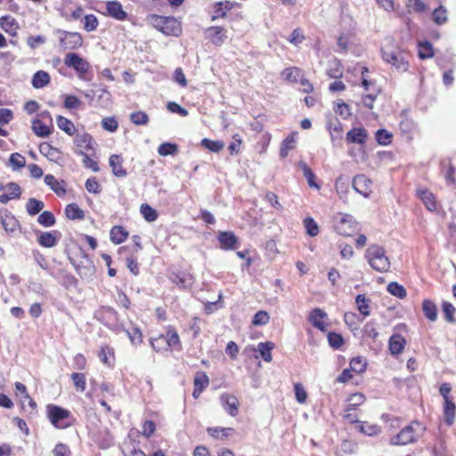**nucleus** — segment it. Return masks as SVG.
<instances>
[{"instance_id": "nucleus-1", "label": "nucleus", "mask_w": 456, "mask_h": 456, "mask_svg": "<svg viewBox=\"0 0 456 456\" xmlns=\"http://www.w3.org/2000/svg\"><path fill=\"white\" fill-rule=\"evenodd\" d=\"M381 56L384 61L392 65L399 72H405L409 69V55L399 47L392 45H384L381 48Z\"/></svg>"}, {"instance_id": "nucleus-2", "label": "nucleus", "mask_w": 456, "mask_h": 456, "mask_svg": "<svg viewBox=\"0 0 456 456\" xmlns=\"http://www.w3.org/2000/svg\"><path fill=\"white\" fill-rule=\"evenodd\" d=\"M152 26L166 36L178 37L182 33L181 22L172 16L151 15Z\"/></svg>"}, {"instance_id": "nucleus-3", "label": "nucleus", "mask_w": 456, "mask_h": 456, "mask_svg": "<svg viewBox=\"0 0 456 456\" xmlns=\"http://www.w3.org/2000/svg\"><path fill=\"white\" fill-rule=\"evenodd\" d=\"M366 257L370 265L377 272L385 273L390 268V261L386 256V251L379 245L370 246L366 250Z\"/></svg>"}, {"instance_id": "nucleus-4", "label": "nucleus", "mask_w": 456, "mask_h": 456, "mask_svg": "<svg viewBox=\"0 0 456 456\" xmlns=\"http://www.w3.org/2000/svg\"><path fill=\"white\" fill-rule=\"evenodd\" d=\"M332 223L334 230L343 236H351L357 230L356 221L348 214L338 213L333 216Z\"/></svg>"}, {"instance_id": "nucleus-5", "label": "nucleus", "mask_w": 456, "mask_h": 456, "mask_svg": "<svg viewBox=\"0 0 456 456\" xmlns=\"http://www.w3.org/2000/svg\"><path fill=\"white\" fill-rule=\"evenodd\" d=\"M47 417L51 424L56 428H67L70 423L64 422L71 416L69 410L54 404H48L46 407Z\"/></svg>"}, {"instance_id": "nucleus-6", "label": "nucleus", "mask_w": 456, "mask_h": 456, "mask_svg": "<svg viewBox=\"0 0 456 456\" xmlns=\"http://www.w3.org/2000/svg\"><path fill=\"white\" fill-rule=\"evenodd\" d=\"M78 256L80 259L77 261V259L69 256V260L75 267L78 275L81 278H87L92 276L94 273V265L88 257V255L81 248H78Z\"/></svg>"}, {"instance_id": "nucleus-7", "label": "nucleus", "mask_w": 456, "mask_h": 456, "mask_svg": "<svg viewBox=\"0 0 456 456\" xmlns=\"http://www.w3.org/2000/svg\"><path fill=\"white\" fill-rule=\"evenodd\" d=\"M60 46L64 50H75L82 46L83 37L78 32L58 29Z\"/></svg>"}, {"instance_id": "nucleus-8", "label": "nucleus", "mask_w": 456, "mask_h": 456, "mask_svg": "<svg viewBox=\"0 0 456 456\" xmlns=\"http://www.w3.org/2000/svg\"><path fill=\"white\" fill-rule=\"evenodd\" d=\"M94 318L110 329H114V327L117 326L118 314L110 306H102L100 309L95 311Z\"/></svg>"}, {"instance_id": "nucleus-9", "label": "nucleus", "mask_w": 456, "mask_h": 456, "mask_svg": "<svg viewBox=\"0 0 456 456\" xmlns=\"http://www.w3.org/2000/svg\"><path fill=\"white\" fill-rule=\"evenodd\" d=\"M417 441L416 430L413 424L403 428L396 436H393L390 444L393 445H405Z\"/></svg>"}, {"instance_id": "nucleus-10", "label": "nucleus", "mask_w": 456, "mask_h": 456, "mask_svg": "<svg viewBox=\"0 0 456 456\" xmlns=\"http://www.w3.org/2000/svg\"><path fill=\"white\" fill-rule=\"evenodd\" d=\"M64 64L74 69L79 74H86L89 69V63L76 53H69L64 58Z\"/></svg>"}, {"instance_id": "nucleus-11", "label": "nucleus", "mask_w": 456, "mask_h": 456, "mask_svg": "<svg viewBox=\"0 0 456 456\" xmlns=\"http://www.w3.org/2000/svg\"><path fill=\"white\" fill-rule=\"evenodd\" d=\"M371 180L365 175H357L353 178L352 187L356 192L368 198L371 192Z\"/></svg>"}, {"instance_id": "nucleus-12", "label": "nucleus", "mask_w": 456, "mask_h": 456, "mask_svg": "<svg viewBox=\"0 0 456 456\" xmlns=\"http://www.w3.org/2000/svg\"><path fill=\"white\" fill-rule=\"evenodd\" d=\"M76 150H83L84 151H92L94 152V141L92 135L87 133H77L74 138Z\"/></svg>"}, {"instance_id": "nucleus-13", "label": "nucleus", "mask_w": 456, "mask_h": 456, "mask_svg": "<svg viewBox=\"0 0 456 456\" xmlns=\"http://www.w3.org/2000/svg\"><path fill=\"white\" fill-rule=\"evenodd\" d=\"M227 31L223 27L214 26L206 29L208 38L215 45H222L227 39Z\"/></svg>"}, {"instance_id": "nucleus-14", "label": "nucleus", "mask_w": 456, "mask_h": 456, "mask_svg": "<svg viewBox=\"0 0 456 456\" xmlns=\"http://www.w3.org/2000/svg\"><path fill=\"white\" fill-rule=\"evenodd\" d=\"M159 341L166 342L169 347H174L178 350H181L182 348L179 335L175 330H169L165 337L161 336L159 338L151 341V346L155 350L157 349L155 342Z\"/></svg>"}, {"instance_id": "nucleus-15", "label": "nucleus", "mask_w": 456, "mask_h": 456, "mask_svg": "<svg viewBox=\"0 0 456 456\" xmlns=\"http://www.w3.org/2000/svg\"><path fill=\"white\" fill-rule=\"evenodd\" d=\"M217 240L220 243V248L224 250H232L237 248L238 238L232 232H220Z\"/></svg>"}, {"instance_id": "nucleus-16", "label": "nucleus", "mask_w": 456, "mask_h": 456, "mask_svg": "<svg viewBox=\"0 0 456 456\" xmlns=\"http://www.w3.org/2000/svg\"><path fill=\"white\" fill-rule=\"evenodd\" d=\"M60 235L61 233L58 231L40 232L37 237V242L42 247L53 248L57 244Z\"/></svg>"}, {"instance_id": "nucleus-17", "label": "nucleus", "mask_w": 456, "mask_h": 456, "mask_svg": "<svg viewBox=\"0 0 456 456\" xmlns=\"http://www.w3.org/2000/svg\"><path fill=\"white\" fill-rule=\"evenodd\" d=\"M106 10L109 16L118 20H125L127 19V12L123 10L122 4L118 1L108 2L106 4Z\"/></svg>"}, {"instance_id": "nucleus-18", "label": "nucleus", "mask_w": 456, "mask_h": 456, "mask_svg": "<svg viewBox=\"0 0 456 456\" xmlns=\"http://www.w3.org/2000/svg\"><path fill=\"white\" fill-rule=\"evenodd\" d=\"M112 174L116 177L123 178L127 175V171L123 167V158L120 155L113 154L109 159Z\"/></svg>"}, {"instance_id": "nucleus-19", "label": "nucleus", "mask_w": 456, "mask_h": 456, "mask_svg": "<svg viewBox=\"0 0 456 456\" xmlns=\"http://www.w3.org/2000/svg\"><path fill=\"white\" fill-rule=\"evenodd\" d=\"M368 136L367 130L363 127H354L346 134V141L349 143L364 144Z\"/></svg>"}, {"instance_id": "nucleus-20", "label": "nucleus", "mask_w": 456, "mask_h": 456, "mask_svg": "<svg viewBox=\"0 0 456 456\" xmlns=\"http://www.w3.org/2000/svg\"><path fill=\"white\" fill-rule=\"evenodd\" d=\"M223 406L227 412L234 417L238 414L239 401L234 395L223 394L220 397Z\"/></svg>"}, {"instance_id": "nucleus-21", "label": "nucleus", "mask_w": 456, "mask_h": 456, "mask_svg": "<svg viewBox=\"0 0 456 456\" xmlns=\"http://www.w3.org/2000/svg\"><path fill=\"white\" fill-rule=\"evenodd\" d=\"M46 185H48L58 196L66 194L65 182L63 180H57L53 175H46L44 179Z\"/></svg>"}, {"instance_id": "nucleus-22", "label": "nucleus", "mask_w": 456, "mask_h": 456, "mask_svg": "<svg viewBox=\"0 0 456 456\" xmlns=\"http://www.w3.org/2000/svg\"><path fill=\"white\" fill-rule=\"evenodd\" d=\"M235 2L231 1H221L217 2L214 4V14L212 16V20H216L218 18H224L228 11L232 10L235 6Z\"/></svg>"}, {"instance_id": "nucleus-23", "label": "nucleus", "mask_w": 456, "mask_h": 456, "mask_svg": "<svg viewBox=\"0 0 456 456\" xmlns=\"http://www.w3.org/2000/svg\"><path fill=\"white\" fill-rule=\"evenodd\" d=\"M39 151L51 161L58 162L61 159V151L48 142H42Z\"/></svg>"}, {"instance_id": "nucleus-24", "label": "nucleus", "mask_w": 456, "mask_h": 456, "mask_svg": "<svg viewBox=\"0 0 456 456\" xmlns=\"http://www.w3.org/2000/svg\"><path fill=\"white\" fill-rule=\"evenodd\" d=\"M325 318H327V314L320 308H315L310 313L309 322L314 328L324 331L325 325L321 320Z\"/></svg>"}, {"instance_id": "nucleus-25", "label": "nucleus", "mask_w": 456, "mask_h": 456, "mask_svg": "<svg viewBox=\"0 0 456 456\" xmlns=\"http://www.w3.org/2000/svg\"><path fill=\"white\" fill-rule=\"evenodd\" d=\"M405 343L406 341L404 338H403L401 335L394 334L393 336H391L388 341V346L391 354L395 355L402 353V351L404 348Z\"/></svg>"}, {"instance_id": "nucleus-26", "label": "nucleus", "mask_w": 456, "mask_h": 456, "mask_svg": "<svg viewBox=\"0 0 456 456\" xmlns=\"http://www.w3.org/2000/svg\"><path fill=\"white\" fill-rule=\"evenodd\" d=\"M0 27L10 35L16 36L19 24L13 17L7 15L0 18Z\"/></svg>"}, {"instance_id": "nucleus-27", "label": "nucleus", "mask_w": 456, "mask_h": 456, "mask_svg": "<svg viewBox=\"0 0 456 456\" xmlns=\"http://www.w3.org/2000/svg\"><path fill=\"white\" fill-rule=\"evenodd\" d=\"M456 415V405L452 401L444 402V418L447 426H452L454 423Z\"/></svg>"}, {"instance_id": "nucleus-28", "label": "nucleus", "mask_w": 456, "mask_h": 456, "mask_svg": "<svg viewBox=\"0 0 456 456\" xmlns=\"http://www.w3.org/2000/svg\"><path fill=\"white\" fill-rule=\"evenodd\" d=\"M417 193L429 211H435L436 209V202L432 192L428 190H418Z\"/></svg>"}, {"instance_id": "nucleus-29", "label": "nucleus", "mask_w": 456, "mask_h": 456, "mask_svg": "<svg viewBox=\"0 0 456 456\" xmlns=\"http://www.w3.org/2000/svg\"><path fill=\"white\" fill-rule=\"evenodd\" d=\"M110 240L114 244H121L128 237V232L123 226H113L110 232Z\"/></svg>"}, {"instance_id": "nucleus-30", "label": "nucleus", "mask_w": 456, "mask_h": 456, "mask_svg": "<svg viewBox=\"0 0 456 456\" xmlns=\"http://www.w3.org/2000/svg\"><path fill=\"white\" fill-rule=\"evenodd\" d=\"M1 224L3 228L8 233H13L20 227L19 221L12 215H4L1 216Z\"/></svg>"}, {"instance_id": "nucleus-31", "label": "nucleus", "mask_w": 456, "mask_h": 456, "mask_svg": "<svg viewBox=\"0 0 456 456\" xmlns=\"http://www.w3.org/2000/svg\"><path fill=\"white\" fill-rule=\"evenodd\" d=\"M366 400V397L362 393H354L349 395L347 398V405L345 409V411H355L356 408L362 405Z\"/></svg>"}, {"instance_id": "nucleus-32", "label": "nucleus", "mask_w": 456, "mask_h": 456, "mask_svg": "<svg viewBox=\"0 0 456 456\" xmlns=\"http://www.w3.org/2000/svg\"><path fill=\"white\" fill-rule=\"evenodd\" d=\"M65 215L70 220H83L85 218L84 211L76 203H70L66 207Z\"/></svg>"}, {"instance_id": "nucleus-33", "label": "nucleus", "mask_w": 456, "mask_h": 456, "mask_svg": "<svg viewBox=\"0 0 456 456\" xmlns=\"http://www.w3.org/2000/svg\"><path fill=\"white\" fill-rule=\"evenodd\" d=\"M422 310L424 315L431 322H435L437 319V308L436 304L429 300L425 299L422 303Z\"/></svg>"}, {"instance_id": "nucleus-34", "label": "nucleus", "mask_w": 456, "mask_h": 456, "mask_svg": "<svg viewBox=\"0 0 456 456\" xmlns=\"http://www.w3.org/2000/svg\"><path fill=\"white\" fill-rule=\"evenodd\" d=\"M50 83V76L46 71L38 70L32 77V86L35 88H42Z\"/></svg>"}, {"instance_id": "nucleus-35", "label": "nucleus", "mask_w": 456, "mask_h": 456, "mask_svg": "<svg viewBox=\"0 0 456 456\" xmlns=\"http://www.w3.org/2000/svg\"><path fill=\"white\" fill-rule=\"evenodd\" d=\"M274 347V344L273 342H260L257 345L258 352L263 358V360L266 362H270L273 360L272 350Z\"/></svg>"}, {"instance_id": "nucleus-36", "label": "nucleus", "mask_w": 456, "mask_h": 456, "mask_svg": "<svg viewBox=\"0 0 456 456\" xmlns=\"http://www.w3.org/2000/svg\"><path fill=\"white\" fill-rule=\"evenodd\" d=\"M370 300L367 298L363 294H359L355 297V304L357 305V308L361 314L363 315V317H367L370 314Z\"/></svg>"}, {"instance_id": "nucleus-37", "label": "nucleus", "mask_w": 456, "mask_h": 456, "mask_svg": "<svg viewBox=\"0 0 456 456\" xmlns=\"http://www.w3.org/2000/svg\"><path fill=\"white\" fill-rule=\"evenodd\" d=\"M329 130L332 142L335 144L337 142H340L342 139V124L338 119H336L335 122H330Z\"/></svg>"}, {"instance_id": "nucleus-38", "label": "nucleus", "mask_w": 456, "mask_h": 456, "mask_svg": "<svg viewBox=\"0 0 456 456\" xmlns=\"http://www.w3.org/2000/svg\"><path fill=\"white\" fill-rule=\"evenodd\" d=\"M335 188L340 198L346 197L349 190V178L344 175H339L336 180Z\"/></svg>"}, {"instance_id": "nucleus-39", "label": "nucleus", "mask_w": 456, "mask_h": 456, "mask_svg": "<svg viewBox=\"0 0 456 456\" xmlns=\"http://www.w3.org/2000/svg\"><path fill=\"white\" fill-rule=\"evenodd\" d=\"M45 204L42 200L31 198L26 204V210L29 216H36L42 211Z\"/></svg>"}, {"instance_id": "nucleus-40", "label": "nucleus", "mask_w": 456, "mask_h": 456, "mask_svg": "<svg viewBox=\"0 0 456 456\" xmlns=\"http://www.w3.org/2000/svg\"><path fill=\"white\" fill-rule=\"evenodd\" d=\"M32 130L38 137H47L52 133L49 126L45 125L40 119H35L32 122Z\"/></svg>"}, {"instance_id": "nucleus-41", "label": "nucleus", "mask_w": 456, "mask_h": 456, "mask_svg": "<svg viewBox=\"0 0 456 456\" xmlns=\"http://www.w3.org/2000/svg\"><path fill=\"white\" fill-rule=\"evenodd\" d=\"M360 432L369 436H376L381 432V428L376 424H371L367 421L359 422Z\"/></svg>"}, {"instance_id": "nucleus-42", "label": "nucleus", "mask_w": 456, "mask_h": 456, "mask_svg": "<svg viewBox=\"0 0 456 456\" xmlns=\"http://www.w3.org/2000/svg\"><path fill=\"white\" fill-rule=\"evenodd\" d=\"M418 55L422 60L433 57L434 50L432 44L428 41L419 42Z\"/></svg>"}, {"instance_id": "nucleus-43", "label": "nucleus", "mask_w": 456, "mask_h": 456, "mask_svg": "<svg viewBox=\"0 0 456 456\" xmlns=\"http://www.w3.org/2000/svg\"><path fill=\"white\" fill-rule=\"evenodd\" d=\"M298 166L302 169L304 176L307 180L308 185L312 188H319V185L314 182L315 175L313 170L306 165V163L300 161Z\"/></svg>"}, {"instance_id": "nucleus-44", "label": "nucleus", "mask_w": 456, "mask_h": 456, "mask_svg": "<svg viewBox=\"0 0 456 456\" xmlns=\"http://www.w3.org/2000/svg\"><path fill=\"white\" fill-rule=\"evenodd\" d=\"M387 291L394 297H396L400 299H403L407 296L405 288L396 281L388 283Z\"/></svg>"}, {"instance_id": "nucleus-45", "label": "nucleus", "mask_w": 456, "mask_h": 456, "mask_svg": "<svg viewBox=\"0 0 456 456\" xmlns=\"http://www.w3.org/2000/svg\"><path fill=\"white\" fill-rule=\"evenodd\" d=\"M56 121L60 129L64 131L69 135L74 134L76 128L74 124L69 119L62 116H58Z\"/></svg>"}, {"instance_id": "nucleus-46", "label": "nucleus", "mask_w": 456, "mask_h": 456, "mask_svg": "<svg viewBox=\"0 0 456 456\" xmlns=\"http://www.w3.org/2000/svg\"><path fill=\"white\" fill-rule=\"evenodd\" d=\"M75 153L83 157V164L86 167L92 169L94 172H98L100 170L98 163L93 160L87 152L83 150H75Z\"/></svg>"}, {"instance_id": "nucleus-47", "label": "nucleus", "mask_w": 456, "mask_h": 456, "mask_svg": "<svg viewBox=\"0 0 456 456\" xmlns=\"http://www.w3.org/2000/svg\"><path fill=\"white\" fill-rule=\"evenodd\" d=\"M327 74L332 78H340L343 76V67L339 61L335 59L330 63V68L327 69Z\"/></svg>"}, {"instance_id": "nucleus-48", "label": "nucleus", "mask_w": 456, "mask_h": 456, "mask_svg": "<svg viewBox=\"0 0 456 456\" xmlns=\"http://www.w3.org/2000/svg\"><path fill=\"white\" fill-rule=\"evenodd\" d=\"M200 144L208 151L216 153L219 152L224 147V143L223 141H213L208 138L202 139Z\"/></svg>"}, {"instance_id": "nucleus-49", "label": "nucleus", "mask_w": 456, "mask_h": 456, "mask_svg": "<svg viewBox=\"0 0 456 456\" xmlns=\"http://www.w3.org/2000/svg\"><path fill=\"white\" fill-rule=\"evenodd\" d=\"M432 19L437 25H443L447 21V11L443 5L436 8L432 13Z\"/></svg>"}, {"instance_id": "nucleus-50", "label": "nucleus", "mask_w": 456, "mask_h": 456, "mask_svg": "<svg viewBox=\"0 0 456 456\" xmlns=\"http://www.w3.org/2000/svg\"><path fill=\"white\" fill-rule=\"evenodd\" d=\"M362 320L354 313L347 312L344 314V321L352 330H358L359 324Z\"/></svg>"}, {"instance_id": "nucleus-51", "label": "nucleus", "mask_w": 456, "mask_h": 456, "mask_svg": "<svg viewBox=\"0 0 456 456\" xmlns=\"http://www.w3.org/2000/svg\"><path fill=\"white\" fill-rule=\"evenodd\" d=\"M296 140L294 138V134L288 136L285 138L281 143V147L280 150V155L282 159L286 158L292 149L295 148Z\"/></svg>"}, {"instance_id": "nucleus-52", "label": "nucleus", "mask_w": 456, "mask_h": 456, "mask_svg": "<svg viewBox=\"0 0 456 456\" xmlns=\"http://www.w3.org/2000/svg\"><path fill=\"white\" fill-rule=\"evenodd\" d=\"M37 222L44 227H51L55 224L56 219L52 212L44 211L37 217Z\"/></svg>"}, {"instance_id": "nucleus-53", "label": "nucleus", "mask_w": 456, "mask_h": 456, "mask_svg": "<svg viewBox=\"0 0 456 456\" xmlns=\"http://www.w3.org/2000/svg\"><path fill=\"white\" fill-rule=\"evenodd\" d=\"M158 152L161 156H174L178 152V146L172 142H163L159 146Z\"/></svg>"}, {"instance_id": "nucleus-54", "label": "nucleus", "mask_w": 456, "mask_h": 456, "mask_svg": "<svg viewBox=\"0 0 456 456\" xmlns=\"http://www.w3.org/2000/svg\"><path fill=\"white\" fill-rule=\"evenodd\" d=\"M130 120L136 126H145L149 123V117L144 111L139 110L130 114Z\"/></svg>"}, {"instance_id": "nucleus-55", "label": "nucleus", "mask_w": 456, "mask_h": 456, "mask_svg": "<svg viewBox=\"0 0 456 456\" xmlns=\"http://www.w3.org/2000/svg\"><path fill=\"white\" fill-rule=\"evenodd\" d=\"M9 163L13 170L20 169L26 165V159L21 154L15 152L11 154L9 158Z\"/></svg>"}, {"instance_id": "nucleus-56", "label": "nucleus", "mask_w": 456, "mask_h": 456, "mask_svg": "<svg viewBox=\"0 0 456 456\" xmlns=\"http://www.w3.org/2000/svg\"><path fill=\"white\" fill-rule=\"evenodd\" d=\"M304 227L306 231V233L311 237H315L319 233V226L312 217L305 218Z\"/></svg>"}, {"instance_id": "nucleus-57", "label": "nucleus", "mask_w": 456, "mask_h": 456, "mask_svg": "<svg viewBox=\"0 0 456 456\" xmlns=\"http://www.w3.org/2000/svg\"><path fill=\"white\" fill-rule=\"evenodd\" d=\"M126 333L127 334L131 343L133 345H139L142 341V334L141 330L137 327H132L131 330H124Z\"/></svg>"}, {"instance_id": "nucleus-58", "label": "nucleus", "mask_w": 456, "mask_h": 456, "mask_svg": "<svg viewBox=\"0 0 456 456\" xmlns=\"http://www.w3.org/2000/svg\"><path fill=\"white\" fill-rule=\"evenodd\" d=\"M84 28L86 32L94 31L99 24L98 19L94 14H86L83 20Z\"/></svg>"}, {"instance_id": "nucleus-59", "label": "nucleus", "mask_w": 456, "mask_h": 456, "mask_svg": "<svg viewBox=\"0 0 456 456\" xmlns=\"http://www.w3.org/2000/svg\"><path fill=\"white\" fill-rule=\"evenodd\" d=\"M392 134L386 129H379L376 132V141L380 145H388L392 142Z\"/></svg>"}, {"instance_id": "nucleus-60", "label": "nucleus", "mask_w": 456, "mask_h": 456, "mask_svg": "<svg viewBox=\"0 0 456 456\" xmlns=\"http://www.w3.org/2000/svg\"><path fill=\"white\" fill-rule=\"evenodd\" d=\"M140 210L144 219L148 222H153L158 218L157 211L148 204H142Z\"/></svg>"}, {"instance_id": "nucleus-61", "label": "nucleus", "mask_w": 456, "mask_h": 456, "mask_svg": "<svg viewBox=\"0 0 456 456\" xmlns=\"http://www.w3.org/2000/svg\"><path fill=\"white\" fill-rule=\"evenodd\" d=\"M328 342L332 348L338 349L344 344V338L341 334L330 331L328 334Z\"/></svg>"}, {"instance_id": "nucleus-62", "label": "nucleus", "mask_w": 456, "mask_h": 456, "mask_svg": "<svg viewBox=\"0 0 456 456\" xmlns=\"http://www.w3.org/2000/svg\"><path fill=\"white\" fill-rule=\"evenodd\" d=\"M366 362L362 357L353 358L350 362V370L356 373H362L366 369Z\"/></svg>"}, {"instance_id": "nucleus-63", "label": "nucleus", "mask_w": 456, "mask_h": 456, "mask_svg": "<svg viewBox=\"0 0 456 456\" xmlns=\"http://www.w3.org/2000/svg\"><path fill=\"white\" fill-rule=\"evenodd\" d=\"M443 313L444 314L445 320L450 322H455L454 314L456 312L455 307L449 302H444L442 305Z\"/></svg>"}, {"instance_id": "nucleus-64", "label": "nucleus", "mask_w": 456, "mask_h": 456, "mask_svg": "<svg viewBox=\"0 0 456 456\" xmlns=\"http://www.w3.org/2000/svg\"><path fill=\"white\" fill-rule=\"evenodd\" d=\"M71 379L73 380L74 386L77 391H85L86 389V376L84 373L75 372L71 374Z\"/></svg>"}]
</instances>
